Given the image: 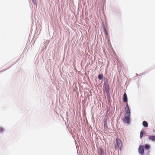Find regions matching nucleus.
Returning a JSON list of instances; mask_svg holds the SVG:
<instances>
[{"label": "nucleus", "instance_id": "nucleus-5", "mask_svg": "<svg viewBox=\"0 0 155 155\" xmlns=\"http://www.w3.org/2000/svg\"><path fill=\"white\" fill-rule=\"evenodd\" d=\"M126 112L125 114L130 115V111L129 107L127 103L126 107L125 108Z\"/></svg>", "mask_w": 155, "mask_h": 155}, {"label": "nucleus", "instance_id": "nucleus-4", "mask_svg": "<svg viewBox=\"0 0 155 155\" xmlns=\"http://www.w3.org/2000/svg\"><path fill=\"white\" fill-rule=\"evenodd\" d=\"M138 152L141 155H143L144 153V146L143 145H140L139 146L138 148Z\"/></svg>", "mask_w": 155, "mask_h": 155}, {"label": "nucleus", "instance_id": "nucleus-14", "mask_svg": "<svg viewBox=\"0 0 155 155\" xmlns=\"http://www.w3.org/2000/svg\"><path fill=\"white\" fill-rule=\"evenodd\" d=\"M143 136V133L142 131H141L140 133V138L141 139Z\"/></svg>", "mask_w": 155, "mask_h": 155}, {"label": "nucleus", "instance_id": "nucleus-12", "mask_svg": "<svg viewBox=\"0 0 155 155\" xmlns=\"http://www.w3.org/2000/svg\"><path fill=\"white\" fill-rule=\"evenodd\" d=\"M103 28L104 29V32L105 34L106 35H108V34L107 33V30L106 29L105 27L104 26H103Z\"/></svg>", "mask_w": 155, "mask_h": 155}, {"label": "nucleus", "instance_id": "nucleus-6", "mask_svg": "<svg viewBox=\"0 0 155 155\" xmlns=\"http://www.w3.org/2000/svg\"><path fill=\"white\" fill-rule=\"evenodd\" d=\"M97 152L98 155H104V150L101 148L98 149Z\"/></svg>", "mask_w": 155, "mask_h": 155}, {"label": "nucleus", "instance_id": "nucleus-3", "mask_svg": "<svg viewBox=\"0 0 155 155\" xmlns=\"http://www.w3.org/2000/svg\"><path fill=\"white\" fill-rule=\"evenodd\" d=\"M103 90L104 92H108L109 91V85L108 84L105 83L104 84L103 86Z\"/></svg>", "mask_w": 155, "mask_h": 155}, {"label": "nucleus", "instance_id": "nucleus-16", "mask_svg": "<svg viewBox=\"0 0 155 155\" xmlns=\"http://www.w3.org/2000/svg\"><path fill=\"white\" fill-rule=\"evenodd\" d=\"M3 131V129L2 127H0V132H1Z\"/></svg>", "mask_w": 155, "mask_h": 155}, {"label": "nucleus", "instance_id": "nucleus-11", "mask_svg": "<svg viewBox=\"0 0 155 155\" xmlns=\"http://www.w3.org/2000/svg\"><path fill=\"white\" fill-rule=\"evenodd\" d=\"M143 146H144V148L145 149H149V146L148 144H145Z\"/></svg>", "mask_w": 155, "mask_h": 155}, {"label": "nucleus", "instance_id": "nucleus-9", "mask_svg": "<svg viewBox=\"0 0 155 155\" xmlns=\"http://www.w3.org/2000/svg\"><path fill=\"white\" fill-rule=\"evenodd\" d=\"M107 121L106 120H105L104 121V127L105 129H107L108 128V126L107 124Z\"/></svg>", "mask_w": 155, "mask_h": 155}, {"label": "nucleus", "instance_id": "nucleus-13", "mask_svg": "<svg viewBox=\"0 0 155 155\" xmlns=\"http://www.w3.org/2000/svg\"><path fill=\"white\" fill-rule=\"evenodd\" d=\"M103 78V76L102 75L99 74L98 76V78L100 80H102Z\"/></svg>", "mask_w": 155, "mask_h": 155}, {"label": "nucleus", "instance_id": "nucleus-7", "mask_svg": "<svg viewBox=\"0 0 155 155\" xmlns=\"http://www.w3.org/2000/svg\"><path fill=\"white\" fill-rule=\"evenodd\" d=\"M123 101L124 102H127V95L126 93H124L123 96Z\"/></svg>", "mask_w": 155, "mask_h": 155}, {"label": "nucleus", "instance_id": "nucleus-2", "mask_svg": "<svg viewBox=\"0 0 155 155\" xmlns=\"http://www.w3.org/2000/svg\"><path fill=\"white\" fill-rule=\"evenodd\" d=\"M124 118L123 120L124 122L129 124L130 122V114H124Z\"/></svg>", "mask_w": 155, "mask_h": 155}, {"label": "nucleus", "instance_id": "nucleus-10", "mask_svg": "<svg viewBox=\"0 0 155 155\" xmlns=\"http://www.w3.org/2000/svg\"><path fill=\"white\" fill-rule=\"evenodd\" d=\"M143 125L144 127H148V124L147 122L146 121H143Z\"/></svg>", "mask_w": 155, "mask_h": 155}, {"label": "nucleus", "instance_id": "nucleus-1", "mask_svg": "<svg viewBox=\"0 0 155 155\" xmlns=\"http://www.w3.org/2000/svg\"><path fill=\"white\" fill-rule=\"evenodd\" d=\"M115 148L116 150L119 148L120 150L123 145L121 140L119 138L116 139V141L114 143Z\"/></svg>", "mask_w": 155, "mask_h": 155}, {"label": "nucleus", "instance_id": "nucleus-15", "mask_svg": "<svg viewBox=\"0 0 155 155\" xmlns=\"http://www.w3.org/2000/svg\"><path fill=\"white\" fill-rule=\"evenodd\" d=\"M33 3L35 5H36V0H32Z\"/></svg>", "mask_w": 155, "mask_h": 155}, {"label": "nucleus", "instance_id": "nucleus-8", "mask_svg": "<svg viewBox=\"0 0 155 155\" xmlns=\"http://www.w3.org/2000/svg\"><path fill=\"white\" fill-rule=\"evenodd\" d=\"M148 139L153 141L155 142V136L152 135H148Z\"/></svg>", "mask_w": 155, "mask_h": 155}]
</instances>
